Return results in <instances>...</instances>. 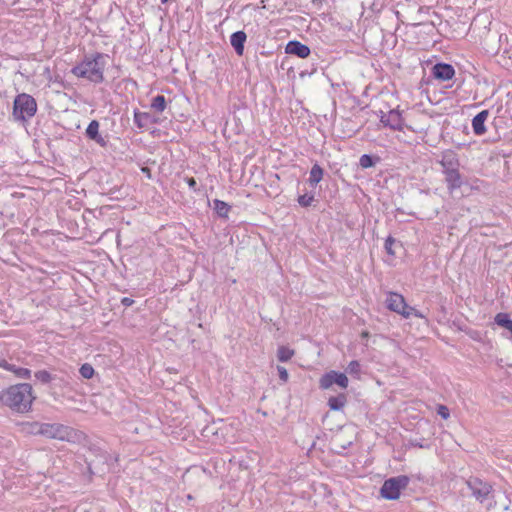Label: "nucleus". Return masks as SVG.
<instances>
[{
  "label": "nucleus",
  "instance_id": "31",
  "mask_svg": "<svg viewBox=\"0 0 512 512\" xmlns=\"http://www.w3.org/2000/svg\"><path fill=\"white\" fill-rule=\"evenodd\" d=\"M437 414L445 420L450 416L449 409L445 405H438Z\"/></svg>",
  "mask_w": 512,
  "mask_h": 512
},
{
  "label": "nucleus",
  "instance_id": "36",
  "mask_svg": "<svg viewBox=\"0 0 512 512\" xmlns=\"http://www.w3.org/2000/svg\"><path fill=\"white\" fill-rule=\"evenodd\" d=\"M44 73H45V74H47V75L50 77V73H51V72H50V67H48V66H47V67H45V69H44Z\"/></svg>",
  "mask_w": 512,
  "mask_h": 512
},
{
  "label": "nucleus",
  "instance_id": "19",
  "mask_svg": "<svg viewBox=\"0 0 512 512\" xmlns=\"http://www.w3.org/2000/svg\"><path fill=\"white\" fill-rule=\"evenodd\" d=\"M347 398L345 394H339L337 396L330 397L328 399V406L331 410L339 411L346 405Z\"/></svg>",
  "mask_w": 512,
  "mask_h": 512
},
{
  "label": "nucleus",
  "instance_id": "10",
  "mask_svg": "<svg viewBox=\"0 0 512 512\" xmlns=\"http://www.w3.org/2000/svg\"><path fill=\"white\" fill-rule=\"evenodd\" d=\"M432 74L435 79L447 81L454 77L455 69L451 64L437 63L432 68Z\"/></svg>",
  "mask_w": 512,
  "mask_h": 512
},
{
  "label": "nucleus",
  "instance_id": "14",
  "mask_svg": "<svg viewBox=\"0 0 512 512\" xmlns=\"http://www.w3.org/2000/svg\"><path fill=\"white\" fill-rule=\"evenodd\" d=\"M247 36L244 31H236L230 36L231 46L234 48L237 55L242 56L244 53V44Z\"/></svg>",
  "mask_w": 512,
  "mask_h": 512
},
{
  "label": "nucleus",
  "instance_id": "11",
  "mask_svg": "<svg viewBox=\"0 0 512 512\" xmlns=\"http://www.w3.org/2000/svg\"><path fill=\"white\" fill-rule=\"evenodd\" d=\"M440 165L442 166L443 174H446L459 170L460 163L457 155L452 151H448L443 154Z\"/></svg>",
  "mask_w": 512,
  "mask_h": 512
},
{
  "label": "nucleus",
  "instance_id": "21",
  "mask_svg": "<svg viewBox=\"0 0 512 512\" xmlns=\"http://www.w3.org/2000/svg\"><path fill=\"white\" fill-rule=\"evenodd\" d=\"M213 209L215 210V212L217 213V215L221 218H227L228 217V213L231 209V206L228 205L226 202L222 201V200H219V199H215L213 201Z\"/></svg>",
  "mask_w": 512,
  "mask_h": 512
},
{
  "label": "nucleus",
  "instance_id": "22",
  "mask_svg": "<svg viewBox=\"0 0 512 512\" xmlns=\"http://www.w3.org/2000/svg\"><path fill=\"white\" fill-rule=\"evenodd\" d=\"M324 171L318 164H314L310 170L309 183L312 186L317 185L323 178Z\"/></svg>",
  "mask_w": 512,
  "mask_h": 512
},
{
  "label": "nucleus",
  "instance_id": "23",
  "mask_svg": "<svg viewBox=\"0 0 512 512\" xmlns=\"http://www.w3.org/2000/svg\"><path fill=\"white\" fill-rule=\"evenodd\" d=\"M151 108L156 112H163L166 109V99L163 95H157L152 99Z\"/></svg>",
  "mask_w": 512,
  "mask_h": 512
},
{
  "label": "nucleus",
  "instance_id": "6",
  "mask_svg": "<svg viewBox=\"0 0 512 512\" xmlns=\"http://www.w3.org/2000/svg\"><path fill=\"white\" fill-rule=\"evenodd\" d=\"M37 433L51 439H57L61 441H70L74 436V430L71 427L65 426L58 423H42L37 424Z\"/></svg>",
  "mask_w": 512,
  "mask_h": 512
},
{
  "label": "nucleus",
  "instance_id": "29",
  "mask_svg": "<svg viewBox=\"0 0 512 512\" xmlns=\"http://www.w3.org/2000/svg\"><path fill=\"white\" fill-rule=\"evenodd\" d=\"M313 200H314V196L313 195H309V194H304V195H301V196L298 197V203L302 207L310 206L311 203L313 202Z\"/></svg>",
  "mask_w": 512,
  "mask_h": 512
},
{
  "label": "nucleus",
  "instance_id": "37",
  "mask_svg": "<svg viewBox=\"0 0 512 512\" xmlns=\"http://www.w3.org/2000/svg\"><path fill=\"white\" fill-rule=\"evenodd\" d=\"M142 171H143L145 174H147L148 176H150V174H149V172H150V171H149V169H148V168H143V169H142Z\"/></svg>",
  "mask_w": 512,
  "mask_h": 512
},
{
  "label": "nucleus",
  "instance_id": "3",
  "mask_svg": "<svg viewBox=\"0 0 512 512\" xmlns=\"http://www.w3.org/2000/svg\"><path fill=\"white\" fill-rule=\"evenodd\" d=\"M37 112V103L33 96L27 93L18 94L13 102V116L16 120L25 122Z\"/></svg>",
  "mask_w": 512,
  "mask_h": 512
},
{
  "label": "nucleus",
  "instance_id": "12",
  "mask_svg": "<svg viewBox=\"0 0 512 512\" xmlns=\"http://www.w3.org/2000/svg\"><path fill=\"white\" fill-rule=\"evenodd\" d=\"M285 50L286 53L296 55L300 58H306L310 55V48L296 40L289 41Z\"/></svg>",
  "mask_w": 512,
  "mask_h": 512
},
{
  "label": "nucleus",
  "instance_id": "35",
  "mask_svg": "<svg viewBox=\"0 0 512 512\" xmlns=\"http://www.w3.org/2000/svg\"><path fill=\"white\" fill-rule=\"evenodd\" d=\"M134 303V300L129 297H124L121 299V304L125 307H129Z\"/></svg>",
  "mask_w": 512,
  "mask_h": 512
},
{
  "label": "nucleus",
  "instance_id": "16",
  "mask_svg": "<svg viewBox=\"0 0 512 512\" xmlns=\"http://www.w3.org/2000/svg\"><path fill=\"white\" fill-rule=\"evenodd\" d=\"M444 176L447 189L450 194H452L455 190L459 189L463 184L459 170L446 173L444 174Z\"/></svg>",
  "mask_w": 512,
  "mask_h": 512
},
{
  "label": "nucleus",
  "instance_id": "9",
  "mask_svg": "<svg viewBox=\"0 0 512 512\" xmlns=\"http://www.w3.org/2000/svg\"><path fill=\"white\" fill-rule=\"evenodd\" d=\"M386 306L389 310L400 314L402 317L409 318V312L406 311L408 304L401 294L389 292L386 298Z\"/></svg>",
  "mask_w": 512,
  "mask_h": 512
},
{
  "label": "nucleus",
  "instance_id": "25",
  "mask_svg": "<svg viewBox=\"0 0 512 512\" xmlns=\"http://www.w3.org/2000/svg\"><path fill=\"white\" fill-rule=\"evenodd\" d=\"M80 375L85 379H91L94 376L95 370L89 363H84L79 369Z\"/></svg>",
  "mask_w": 512,
  "mask_h": 512
},
{
  "label": "nucleus",
  "instance_id": "17",
  "mask_svg": "<svg viewBox=\"0 0 512 512\" xmlns=\"http://www.w3.org/2000/svg\"><path fill=\"white\" fill-rule=\"evenodd\" d=\"M494 323L497 326L506 329L510 333V336L508 338L512 340V319L510 318L508 313H497L494 317Z\"/></svg>",
  "mask_w": 512,
  "mask_h": 512
},
{
  "label": "nucleus",
  "instance_id": "5",
  "mask_svg": "<svg viewBox=\"0 0 512 512\" xmlns=\"http://www.w3.org/2000/svg\"><path fill=\"white\" fill-rule=\"evenodd\" d=\"M466 484L471 491V495L481 504H491L493 499V487L490 483L481 480L478 477H470Z\"/></svg>",
  "mask_w": 512,
  "mask_h": 512
},
{
  "label": "nucleus",
  "instance_id": "27",
  "mask_svg": "<svg viewBox=\"0 0 512 512\" xmlns=\"http://www.w3.org/2000/svg\"><path fill=\"white\" fill-rule=\"evenodd\" d=\"M359 165L364 168H370L375 165V161L372 156L368 154H363L359 159Z\"/></svg>",
  "mask_w": 512,
  "mask_h": 512
},
{
  "label": "nucleus",
  "instance_id": "4",
  "mask_svg": "<svg viewBox=\"0 0 512 512\" xmlns=\"http://www.w3.org/2000/svg\"><path fill=\"white\" fill-rule=\"evenodd\" d=\"M410 483V478L407 475H398L386 479L380 488V495L387 500H397L401 491L406 489Z\"/></svg>",
  "mask_w": 512,
  "mask_h": 512
},
{
  "label": "nucleus",
  "instance_id": "2",
  "mask_svg": "<svg viewBox=\"0 0 512 512\" xmlns=\"http://www.w3.org/2000/svg\"><path fill=\"white\" fill-rule=\"evenodd\" d=\"M35 399L32 386L28 383L8 387L0 395L1 402L17 413H26Z\"/></svg>",
  "mask_w": 512,
  "mask_h": 512
},
{
  "label": "nucleus",
  "instance_id": "15",
  "mask_svg": "<svg viewBox=\"0 0 512 512\" xmlns=\"http://www.w3.org/2000/svg\"><path fill=\"white\" fill-rule=\"evenodd\" d=\"M488 115V110H483L472 119V128L476 135L480 136L486 132L485 121L487 120Z\"/></svg>",
  "mask_w": 512,
  "mask_h": 512
},
{
  "label": "nucleus",
  "instance_id": "33",
  "mask_svg": "<svg viewBox=\"0 0 512 512\" xmlns=\"http://www.w3.org/2000/svg\"><path fill=\"white\" fill-rule=\"evenodd\" d=\"M406 311H408V312H409V317H410L411 315H413V316H415V317H417V318H421V319L426 318V316H425L422 312H420L419 310H417V309H415L414 307H411V306H409V305H408V308L406 309Z\"/></svg>",
  "mask_w": 512,
  "mask_h": 512
},
{
  "label": "nucleus",
  "instance_id": "1",
  "mask_svg": "<svg viewBox=\"0 0 512 512\" xmlns=\"http://www.w3.org/2000/svg\"><path fill=\"white\" fill-rule=\"evenodd\" d=\"M106 57L107 55L100 52L85 55L82 61L71 69V73L77 78L100 84L104 81Z\"/></svg>",
  "mask_w": 512,
  "mask_h": 512
},
{
  "label": "nucleus",
  "instance_id": "26",
  "mask_svg": "<svg viewBox=\"0 0 512 512\" xmlns=\"http://www.w3.org/2000/svg\"><path fill=\"white\" fill-rule=\"evenodd\" d=\"M346 371L350 375L358 377L360 375V372H361V365H360V363L357 360H352L348 364Z\"/></svg>",
  "mask_w": 512,
  "mask_h": 512
},
{
  "label": "nucleus",
  "instance_id": "13",
  "mask_svg": "<svg viewBox=\"0 0 512 512\" xmlns=\"http://www.w3.org/2000/svg\"><path fill=\"white\" fill-rule=\"evenodd\" d=\"M99 122L97 120H92L88 127L86 128V136L95 141L97 144H99L102 147H105L107 142L99 133Z\"/></svg>",
  "mask_w": 512,
  "mask_h": 512
},
{
  "label": "nucleus",
  "instance_id": "38",
  "mask_svg": "<svg viewBox=\"0 0 512 512\" xmlns=\"http://www.w3.org/2000/svg\"><path fill=\"white\" fill-rule=\"evenodd\" d=\"M168 1H169V0H161V3H162V4H165V3H167Z\"/></svg>",
  "mask_w": 512,
  "mask_h": 512
},
{
  "label": "nucleus",
  "instance_id": "32",
  "mask_svg": "<svg viewBox=\"0 0 512 512\" xmlns=\"http://www.w3.org/2000/svg\"><path fill=\"white\" fill-rule=\"evenodd\" d=\"M278 375L281 381L287 382L289 375L285 367L277 366Z\"/></svg>",
  "mask_w": 512,
  "mask_h": 512
},
{
  "label": "nucleus",
  "instance_id": "30",
  "mask_svg": "<svg viewBox=\"0 0 512 512\" xmlns=\"http://www.w3.org/2000/svg\"><path fill=\"white\" fill-rule=\"evenodd\" d=\"M396 242V240L392 236H388L385 240L384 248L387 252V254L394 256L395 252L392 249L393 244Z\"/></svg>",
  "mask_w": 512,
  "mask_h": 512
},
{
  "label": "nucleus",
  "instance_id": "18",
  "mask_svg": "<svg viewBox=\"0 0 512 512\" xmlns=\"http://www.w3.org/2000/svg\"><path fill=\"white\" fill-rule=\"evenodd\" d=\"M151 121V116L149 113L140 112L139 110H134V123L139 129H143L148 126Z\"/></svg>",
  "mask_w": 512,
  "mask_h": 512
},
{
  "label": "nucleus",
  "instance_id": "8",
  "mask_svg": "<svg viewBox=\"0 0 512 512\" xmlns=\"http://www.w3.org/2000/svg\"><path fill=\"white\" fill-rule=\"evenodd\" d=\"M348 378L345 373L331 370L320 378L319 386L322 389H329L333 384L340 386L343 389L348 387Z\"/></svg>",
  "mask_w": 512,
  "mask_h": 512
},
{
  "label": "nucleus",
  "instance_id": "34",
  "mask_svg": "<svg viewBox=\"0 0 512 512\" xmlns=\"http://www.w3.org/2000/svg\"><path fill=\"white\" fill-rule=\"evenodd\" d=\"M186 183L188 184L189 188L192 190V191H197L198 190V187H197V182L196 180L193 178V177H188L185 179Z\"/></svg>",
  "mask_w": 512,
  "mask_h": 512
},
{
  "label": "nucleus",
  "instance_id": "28",
  "mask_svg": "<svg viewBox=\"0 0 512 512\" xmlns=\"http://www.w3.org/2000/svg\"><path fill=\"white\" fill-rule=\"evenodd\" d=\"M35 378L40 382L46 384L51 382L52 375L46 370H40L35 373Z\"/></svg>",
  "mask_w": 512,
  "mask_h": 512
},
{
  "label": "nucleus",
  "instance_id": "24",
  "mask_svg": "<svg viewBox=\"0 0 512 512\" xmlns=\"http://www.w3.org/2000/svg\"><path fill=\"white\" fill-rule=\"evenodd\" d=\"M294 355V351L288 347L281 346L278 348L277 357L280 362H287Z\"/></svg>",
  "mask_w": 512,
  "mask_h": 512
},
{
  "label": "nucleus",
  "instance_id": "20",
  "mask_svg": "<svg viewBox=\"0 0 512 512\" xmlns=\"http://www.w3.org/2000/svg\"><path fill=\"white\" fill-rule=\"evenodd\" d=\"M8 371H12L17 377L22 379H29L31 377V370L28 368L23 367H16L13 364L5 363L4 365H1Z\"/></svg>",
  "mask_w": 512,
  "mask_h": 512
},
{
  "label": "nucleus",
  "instance_id": "7",
  "mask_svg": "<svg viewBox=\"0 0 512 512\" xmlns=\"http://www.w3.org/2000/svg\"><path fill=\"white\" fill-rule=\"evenodd\" d=\"M380 122L393 131L404 129V118L398 109H391L387 113L380 111Z\"/></svg>",
  "mask_w": 512,
  "mask_h": 512
}]
</instances>
